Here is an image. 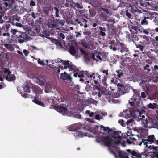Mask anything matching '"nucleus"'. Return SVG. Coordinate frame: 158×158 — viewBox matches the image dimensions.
Returning a JSON list of instances; mask_svg holds the SVG:
<instances>
[{"instance_id": "52", "label": "nucleus", "mask_w": 158, "mask_h": 158, "mask_svg": "<svg viewBox=\"0 0 158 158\" xmlns=\"http://www.w3.org/2000/svg\"><path fill=\"white\" fill-rule=\"evenodd\" d=\"M126 16L129 19L131 18V17H132V15L130 13H129L128 11H126Z\"/></svg>"}, {"instance_id": "14", "label": "nucleus", "mask_w": 158, "mask_h": 158, "mask_svg": "<svg viewBox=\"0 0 158 158\" xmlns=\"http://www.w3.org/2000/svg\"><path fill=\"white\" fill-rule=\"evenodd\" d=\"M139 7L136 5H132L131 8V11L133 13L136 14L141 13V10H139Z\"/></svg>"}, {"instance_id": "1", "label": "nucleus", "mask_w": 158, "mask_h": 158, "mask_svg": "<svg viewBox=\"0 0 158 158\" xmlns=\"http://www.w3.org/2000/svg\"><path fill=\"white\" fill-rule=\"evenodd\" d=\"M147 110V107L143 106L141 110L142 112H140L139 109L135 112L136 113H137V114H138V116H137L141 118L142 120V122L145 124L144 126L145 127H153L154 125L150 124L154 122L153 119L151 117H148V115L145 114H143V112H145V110Z\"/></svg>"}, {"instance_id": "55", "label": "nucleus", "mask_w": 158, "mask_h": 158, "mask_svg": "<svg viewBox=\"0 0 158 158\" xmlns=\"http://www.w3.org/2000/svg\"><path fill=\"white\" fill-rule=\"evenodd\" d=\"M146 97L145 93L144 92H142L141 93V96H140V98H145Z\"/></svg>"}, {"instance_id": "5", "label": "nucleus", "mask_w": 158, "mask_h": 158, "mask_svg": "<svg viewBox=\"0 0 158 158\" xmlns=\"http://www.w3.org/2000/svg\"><path fill=\"white\" fill-rule=\"evenodd\" d=\"M96 139L97 142L99 143L102 142L106 146L108 147L111 145L113 141V139L109 135L104 137L103 140H102L99 138H97Z\"/></svg>"}, {"instance_id": "10", "label": "nucleus", "mask_w": 158, "mask_h": 158, "mask_svg": "<svg viewBox=\"0 0 158 158\" xmlns=\"http://www.w3.org/2000/svg\"><path fill=\"white\" fill-rule=\"evenodd\" d=\"M117 86L118 87V91L119 92L123 94L127 92L128 87L126 85L118 83Z\"/></svg>"}, {"instance_id": "56", "label": "nucleus", "mask_w": 158, "mask_h": 158, "mask_svg": "<svg viewBox=\"0 0 158 158\" xmlns=\"http://www.w3.org/2000/svg\"><path fill=\"white\" fill-rule=\"evenodd\" d=\"M149 67V65L148 64H146L145 66L144 67V69L145 70H147L148 72L150 71V69L148 68Z\"/></svg>"}, {"instance_id": "64", "label": "nucleus", "mask_w": 158, "mask_h": 158, "mask_svg": "<svg viewBox=\"0 0 158 158\" xmlns=\"http://www.w3.org/2000/svg\"><path fill=\"white\" fill-rule=\"evenodd\" d=\"M153 21L155 25L158 26V20L157 19H154Z\"/></svg>"}, {"instance_id": "44", "label": "nucleus", "mask_w": 158, "mask_h": 158, "mask_svg": "<svg viewBox=\"0 0 158 158\" xmlns=\"http://www.w3.org/2000/svg\"><path fill=\"white\" fill-rule=\"evenodd\" d=\"M89 13L92 17L94 16L96 14L95 11L94 9L90 10Z\"/></svg>"}, {"instance_id": "45", "label": "nucleus", "mask_w": 158, "mask_h": 158, "mask_svg": "<svg viewBox=\"0 0 158 158\" xmlns=\"http://www.w3.org/2000/svg\"><path fill=\"white\" fill-rule=\"evenodd\" d=\"M38 84L41 86H43L44 85V81L43 80L38 79L37 81Z\"/></svg>"}, {"instance_id": "57", "label": "nucleus", "mask_w": 158, "mask_h": 158, "mask_svg": "<svg viewBox=\"0 0 158 158\" xmlns=\"http://www.w3.org/2000/svg\"><path fill=\"white\" fill-rule=\"evenodd\" d=\"M45 101L46 102H48L50 103H52V100L50 98H48L45 100Z\"/></svg>"}, {"instance_id": "60", "label": "nucleus", "mask_w": 158, "mask_h": 158, "mask_svg": "<svg viewBox=\"0 0 158 158\" xmlns=\"http://www.w3.org/2000/svg\"><path fill=\"white\" fill-rule=\"evenodd\" d=\"M2 35L3 36H7L8 37H9L10 36V34L8 32L6 33H4L2 34Z\"/></svg>"}, {"instance_id": "9", "label": "nucleus", "mask_w": 158, "mask_h": 158, "mask_svg": "<svg viewBox=\"0 0 158 158\" xmlns=\"http://www.w3.org/2000/svg\"><path fill=\"white\" fill-rule=\"evenodd\" d=\"M17 38H18V42L21 44L27 40L28 38V35L26 34L25 32L21 33L19 35H16Z\"/></svg>"}, {"instance_id": "54", "label": "nucleus", "mask_w": 158, "mask_h": 158, "mask_svg": "<svg viewBox=\"0 0 158 158\" xmlns=\"http://www.w3.org/2000/svg\"><path fill=\"white\" fill-rule=\"evenodd\" d=\"M38 63L39 64H40L41 65H42L44 66L45 65L44 62V61H43L42 60L40 59H38Z\"/></svg>"}, {"instance_id": "4", "label": "nucleus", "mask_w": 158, "mask_h": 158, "mask_svg": "<svg viewBox=\"0 0 158 158\" xmlns=\"http://www.w3.org/2000/svg\"><path fill=\"white\" fill-rule=\"evenodd\" d=\"M55 61L57 63L63 62L64 64V69H66L68 68L70 71V70H74L76 71L78 70V68L75 65L69 60L64 61L61 59L57 58Z\"/></svg>"}, {"instance_id": "39", "label": "nucleus", "mask_w": 158, "mask_h": 158, "mask_svg": "<svg viewBox=\"0 0 158 158\" xmlns=\"http://www.w3.org/2000/svg\"><path fill=\"white\" fill-rule=\"evenodd\" d=\"M154 137V136L153 135H151V136H148V142L152 143L153 142V139Z\"/></svg>"}, {"instance_id": "42", "label": "nucleus", "mask_w": 158, "mask_h": 158, "mask_svg": "<svg viewBox=\"0 0 158 158\" xmlns=\"http://www.w3.org/2000/svg\"><path fill=\"white\" fill-rule=\"evenodd\" d=\"M80 89V86L79 85H76L75 87L73 88V89L74 90L77 91L78 94H81V93L80 92L79 90Z\"/></svg>"}, {"instance_id": "48", "label": "nucleus", "mask_w": 158, "mask_h": 158, "mask_svg": "<svg viewBox=\"0 0 158 158\" xmlns=\"http://www.w3.org/2000/svg\"><path fill=\"white\" fill-rule=\"evenodd\" d=\"M100 127L101 129H103V131L104 132H106L108 130L107 127H106L102 125H101L100 126Z\"/></svg>"}, {"instance_id": "49", "label": "nucleus", "mask_w": 158, "mask_h": 158, "mask_svg": "<svg viewBox=\"0 0 158 158\" xmlns=\"http://www.w3.org/2000/svg\"><path fill=\"white\" fill-rule=\"evenodd\" d=\"M146 88V91L148 92H149L150 90H149V87H150V85L148 84H147L145 85V86H143Z\"/></svg>"}, {"instance_id": "7", "label": "nucleus", "mask_w": 158, "mask_h": 158, "mask_svg": "<svg viewBox=\"0 0 158 158\" xmlns=\"http://www.w3.org/2000/svg\"><path fill=\"white\" fill-rule=\"evenodd\" d=\"M71 128L69 129V130L71 131H74V133L73 134H74V135L76 138L77 137H82L84 136H88L90 137V136L89 135V134L87 133H84L82 131H78V129H76L75 128H74L73 129H72L71 130H70Z\"/></svg>"}, {"instance_id": "29", "label": "nucleus", "mask_w": 158, "mask_h": 158, "mask_svg": "<svg viewBox=\"0 0 158 158\" xmlns=\"http://www.w3.org/2000/svg\"><path fill=\"white\" fill-rule=\"evenodd\" d=\"M57 99L58 102H60L66 101V99L65 98H64L63 96L61 95H60V96L59 95V97H58Z\"/></svg>"}, {"instance_id": "19", "label": "nucleus", "mask_w": 158, "mask_h": 158, "mask_svg": "<svg viewBox=\"0 0 158 158\" xmlns=\"http://www.w3.org/2000/svg\"><path fill=\"white\" fill-rule=\"evenodd\" d=\"M11 71H10L8 73L7 76L6 77V80L9 81H12L15 79V76L13 74H11Z\"/></svg>"}, {"instance_id": "28", "label": "nucleus", "mask_w": 158, "mask_h": 158, "mask_svg": "<svg viewBox=\"0 0 158 158\" xmlns=\"http://www.w3.org/2000/svg\"><path fill=\"white\" fill-rule=\"evenodd\" d=\"M135 44L136 46V47L137 48H139L140 50L142 51L143 49L144 46L143 45V44L142 42H140L138 44H137L136 43H135Z\"/></svg>"}, {"instance_id": "30", "label": "nucleus", "mask_w": 158, "mask_h": 158, "mask_svg": "<svg viewBox=\"0 0 158 158\" xmlns=\"http://www.w3.org/2000/svg\"><path fill=\"white\" fill-rule=\"evenodd\" d=\"M85 77H87L88 78L90 79V81H89V80H87V79H86V80H87V82L88 83H89L90 82V80L91 79V78H92L93 73H92V74H90V73H89L87 72L85 73Z\"/></svg>"}, {"instance_id": "38", "label": "nucleus", "mask_w": 158, "mask_h": 158, "mask_svg": "<svg viewBox=\"0 0 158 158\" xmlns=\"http://www.w3.org/2000/svg\"><path fill=\"white\" fill-rule=\"evenodd\" d=\"M81 53L85 56H87L89 54L86 51H85L82 48H81L80 49Z\"/></svg>"}, {"instance_id": "3", "label": "nucleus", "mask_w": 158, "mask_h": 158, "mask_svg": "<svg viewBox=\"0 0 158 158\" xmlns=\"http://www.w3.org/2000/svg\"><path fill=\"white\" fill-rule=\"evenodd\" d=\"M139 101L140 100L139 99H137L133 97V98H131L130 100L128 102V103L131 106L134 108L137 107L135 109H134L133 110L132 113L131 112V114H134V115H135L136 117L138 116V114H137V113H136H136L135 111L139 109V111L141 112V110H140L141 107L139 106V104L140 102Z\"/></svg>"}, {"instance_id": "17", "label": "nucleus", "mask_w": 158, "mask_h": 158, "mask_svg": "<svg viewBox=\"0 0 158 158\" xmlns=\"http://www.w3.org/2000/svg\"><path fill=\"white\" fill-rule=\"evenodd\" d=\"M72 71L73 72H75L74 70ZM74 74V77H78L79 78H83L85 77V73H83V71H79V69H78V70Z\"/></svg>"}, {"instance_id": "61", "label": "nucleus", "mask_w": 158, "mask_h": 158, "mask_svg": "<svg viewBox=\"0 0 158 158\" xmlns=\"http://www.w3.org/2000/svg\"><path fill=\"white\" fill-rule=\"evenodd\" d=\"M11 32L13 35H14L16 34V32H18V31L15 29H12Z\"/></svg>"}, {"instance_id": "43", "label": "nucleus", "mask_w": 158, "mask_h": 158, "mask_svg": "<svg viewBox=\"0 0 158 158\" xmlns=\"http://www.w3.org/2000/svg\"><path fill=\"white\" fill-rule=\"evenodd\" d=\"M13 25H15L17 27H23V25L20 23H19L18 22H16L15 23L14 22H13L11 23Z\"/></svg>"}, {"instance_id": "62", "label": "nucleus", "mask_w": 158, "mask_h": 158, "mask_svg": "<svg viewBox=\"0 0 158 158\" xmlns=\"http://www.w3.org/2000/svg\"><path fill=\"white\" fill-rule=\"evenodd\" d=\"M108 149L109 150L110 152L111 153L114 155L115 154V151H114L111 148H110L109 147Z\"/></svg>"}, {"instance_id": "51", "label": "nucleus", "mask_w": 158, "mask_h": 158, "mask_svg": "<svg viewBox=\"0 0 158 158\" xmlns=\"http://www.w3.org/2000/svg\"><path fill=\"white\" fill-rule=\"evenodd\" d=\"M59 34V37L58 38L60 39H64L65 38V36L64 35V34L62 33H60Z\"/></svg>"}, {"instance_id": "40", "label": "nucleus", "mask_w": 158, "mask_h": 158, "mask_svg": "<svg viewBox=\"0 0 158 158\" xmlns=\"http://www.w3.org/2000/svg\"><path fill=\"white\" fill-rule=\"evenodd\" d=\"M4 46L7 49L10 50H11L13 48V47L11 45L9 44H4Z\"/></svg>"}, {"instance_id": "47", "label": "nucleus", "mask_w": 158, "mask_h": 158, "mask_svg": "<svg viewBox=\"0 0 158 158\" xmlns=\"http://www.w3.org/2000/svg\"><path fill=\"white\" fill-rule=\"evenodd\" d=\"M131 28L132 29H133V30L135 31L134 32L135 33H135V34H137L138 33L137 30L138 29V28L137 26H132L131 27Z\"/></svg>"}, {"instance_id": "33", "label": "nucleus", "mask_w": 158, "mask_h": 158, "mask_svg": "<svg viewBox=\"0 0 158 158\" xmlns=\"http://www.w3.org/2000/svg\"><path fill=\"white\" fill-rule=\"evenodd\" d=\"M52 42L55 43V44L58 45L59 46L62 47V45L61 43L60 42V41L57 40L56 39H53L52 40Z\"/></svg>"}, {"instance_id": "31", "label": "nucleus", "mask_w": 158, "mask_h": 158, "mask_svg": "<svg viewBox=\"0 0 158 158\" xmlns=\"http://www.w3.org/2000/svg\"><path fill=\"white\" fill-rule=\"evenodd\" d=\"M11 26L10 24L9 23L5 24L4 26L3 27L5 29V31L6 32H7L9 31V28Z\"/></svg>"}, {"instance_id": "58", "label": "nucleus", "mask_w": 158, "mask_h": 158, "mask_svg": "<svg viewBox=\"0 0 158 158\" xmlns=\"http://www.w3.org/2000/svg\"><path fill=\"white\" fill-rule=\"evenodd\" d=\"M148 139H142V142L143 143L144 145H146V146H147V144L148 143Z\"/></svg>"}, {"instance_id": "22", "label": "nucleus", "mask_w": 158, "mask_h": 158, "mask_svg": "<svg viewBox=\"0 0 158 158\" xmlns=\"http://www.w3.org/2000/svg\"><path fill=\"white\" fill-rule=\"evenodd\" d=\"M118 153V156L120 158H129L128 156V153L124 151H119Z\"/></svg>"}, {"instance_id": "37", "label": "nucleus", "mask_w": 158, "mask_h": 158, "mask_svg": "<svg viewBox=\"0 0 158 158\" xmlns=\"http://www.w3.org/2000/svg\"><path fill=\"white\" fill-rule=\"evenodd\" d=\"M116 73H117L118 77V78H121V77L123 75V73L120 69L116 71Z\"/></svg>"}, {"instance_id": "34", "label": "nucleus", "mask_w": 158, "mask_h": 158, "mask_svg": "<svg viewBox=\"0 0 158 158\" xmlns=\"http://www.w3.org/2000/svg\"><path fill=\"white\" fill-rule=\"evenodd\" d=\"M23 87L24 91L26 92H30V87L28 85H23Z\"/></svg>"}, {"instance_id": "2", "label": "nucleus", "mask_w": 158, "mask_h": 158, "mask_svg": "<svg viewBox=\"0 0 158 158\" xmlns=\"http://www.w3.org/2000/svg\"><path fill=\"white\" fill-rule=\"evenodd\" d=\"M65 21L63 20H60L59 19H55L54 16L51 15L49 16L48 19V26L53 29H56L57 25H60L62 26L64 25Z\"/></svg>"}, {"instance_id": "41", "label": "nucleus", "mask_w": 158, "mask_h": 158, "mask_svg": "<svg viewBox=\"0 0 158 158\" xmlns=\"http://www.w3.org/2000/svg\"><path fill=\"white\" fill-rule=\"evenodd\" d=\"M141 23L142 25H147L148 24V21L147 20L144 18L141 21Z\"/></svg>"}, {"instance_id": "27", "label": "nucleus", "mask_w": 158, "mask_h": 158, "mask_svg": "<svg viewBox=\"0 0 158 158\" xmlns=\"http://www.w3.org/2000/svg\"><path fill=\"white\" fill-rule=\"evenodd\" d=\"M87 102L89 104H93L96 105L98 103V102L95 100L93 99L92 98L89 99L87 100Z\"/></svg>"}, {"instance_id": "50", "label": "nucleus", "mask_w": 158, "mask_h": 158, "mask_svg": "<svg viewBox=\"0 0 158 158\" xmlns=\"http://www.w3.org/2000/svg\"><path fill=\"white\" fill-rule=\"evenodd\" d=\"M138 30L141 32H143V33L147 35L149 33V32L148 31V30L146 29H143L142 31H141V30L139 29Z\"/></svg>"}, {"instance_id": "13", "label": "nucleus", "mask_w": 158, "mask_h": 158, "mask_svg": "<svg viewBox=\"0 0 158 158\" xmlns=\"http://www.w3.org/2000/svg\"><path fill=\"white\" fill-rule=\"evenodd\" d=\"M126 151L133 156H135L137 158H141V154L139 153L137 151H136L135 150L130 149H128Z\"/></svg>"}, {"instance_id": "46", "label": "nucleus", "mask_w": 158, "mask_h": 158, "mask_svg": "<svg viewBox=\"0 0 158 158\" xmlns=\"http://www.w3.org/2000/svg\"><path fill=\"white\" fill-rule=\"evenodd\" d=\"M92 89V87L91 85L87 84L85 87V90L87 91H89L91 90Z\"/></svg>"}, {"instance_id": "15", "label": "nucleus", "mask_w": 158, "mask_h": 158, "mask_svg": "<svg viewBox=\"0 0 158 158\" xmlns=\"http://www.w3.org/2000/svg\"><path fill=\"white\" fill-rule=\"evenodd\" d=\"M60 78L64 81L67 80L71 81L72 80V78L70 77V75L65 72L60 74Z\"/></svg>"}, {"instance_id": "35", "label": "nucleus", "mask_w": 158, "mask_h": 158, "mask_svg": "<svg viewBox=\"0 0 158 158\" xmlns=\"http://www.w3.org/2000/svg\"><path fill=\"white\" fill-rule=\"evenodd\" d=\"M40 36L42 37H47V36L48 35V32L44 30L42 32V33L41 32H40Z\"/></svg>"}, {"instance_id": "8", "label": "nucleus", "mask_w": 158, "mask_h": 158, "mask_svg": "<svg viewBox=\"0 0 158 158\" xmlns=\"http://www.w3.org/2000/svg\"><path fill=\"white\" fill-rule=\"evenodd\" d=\"M113 136L112 138L114 139H117V141L115 142L116 144H118L120 143V140L122 138L123 134L120 131H114L113 132Z\"/></svg>"}, {"instance_id": "12", "label": "nucleus", "mask_w": 158, "mask_h": 158, "mask_svg": "<svg viewBox=\"0 0 158 158\" xmlns=\"http://www.w3.org/2000/svg\"><path fill=\"white\" fill-rule=\"evenodd\" d=\"M58 111L65 113L67 112V109L65 104H60L55 106Z\"/></svg>"}, {"instance_id": "24", "label": "nucleus", "mask_w": 158, "mask_h": 158, "mask_svg": "<svg viewBox=\"0 0 158 158\" xmlns=\"http://www.w3.org/2000/svg\"><path fill=\"white\" fill-rule=\"evenodd\" d=\"M146 106L148 108L154 110L155 109H157L158 110V105L157 104L154 103H150L147 105Z\"/></svg>"}, {"instance_id": "11", "label": "nucleus", "mask_w": 158, "mask_h": 158, "mask_svg": "<svg viewBox=\"0 0 158 158\" xmlns=\"http://www.w3.org/2000/svg\"><path fill=\"white\" fill-rule=\"evenodd\" d=\"M116 45H118L119 46V48H118V49H120V52L123 53L125 52H128L129 50L127 47L126 45L124 43L118 42L116 44Z\"/></svg>"}, {"instance_id": "26", "label": "nucleus", "mask_w": 158, "mask_h": 158, "mask_svg": "<svg viewBox=\"0 0 158 158\" xmlns=\"http://www.w3.org/2000/svg\"><path fill=\"white\" fill-rule=\"evenodd\" d=\"M77 50L73 46H72L70 48L69 52L71 55H74L76 54Z\"/></svg>"}, {"instance_id": "21", "label": "nucleus", "mask_w": 158, "mask_h": 158, "mask_svg": "<svg viewBox=\"0 0 158 158\" xmlns=\"http://www.w3.org/2000/svg\"><path fill=\"white\" fill-rule=\"evenodd\" d=\"M32 101L34 103L42 107H44L45 106L44 104L41 102L40 100H39L36 97H35L32 100Z\"/></svg>"}, {"instance_id": "53", "label": "nucleus", "mask_w": 158, "mask_h": 158, "mask_svg": "<svg viewBox=\"0 0 158 158\" xmlns=\"http://www.w3.org/2000/svg\"><path fill=\"white\" fill-rule=\"evenodd\" d=\"M34 30L35 31V32L37 33H40V28L39 27H35L34 28Z\"/></svg>"}, {"instance_id": "16", "label": "nucleus", "mask_w": 158, "mask_h": 158, "mask_svg": "<svg viewBox=\"0 0 158 158\" xmlns=\"http://www.w3.org/2000/svg\"><path fill=\"white\" fill-rule=\"evenodd\" d=\"M5 2H3V4L6 7L9 8H12L13 4L15 2L14 0H4Z\"/></svg>"}, {"instance_id": "36", "label": "nucleus", "mask_w": 158, "mask_h": 158, "mask_svg": "<svg viewBox=\"0 0 158 158\" xmlns=\"http://www.w3.org/2000/svg\"><path fill=\"white\" fill-rule=\"evenodd\" d=\"M81 44L84 47L86 48H88V44L85 40H82L81 41Z\"/></svg>"}, {"instance_id": "6", "label": "nucleus", "mask_w": 158, "mask_h": 158, "mask_svg": "<svg viewBox=\"0 0 158 158\" xmlns=\"http://www.w3.org/2000/svg\"><path fill=\"white\" fill-rule=\"evenodd\" d=\"M96 76L98 77H97L96 80H94V84L95 85L98 84L100 83H102L104 86H107V84L106 83L107 78L105 76H104L102 81L100 80L101 76L98 73H96Z\"/></svg>"}, {"instance_id": "20", "label": "nucleus", "mask_w": 158, "mask_h": 158, "mask_svg": "<svg viewBox=\"0 0 158 158\" xmlns=\"http://www.w3.org/2000/svg\"><path fill=\"white\" fill-rule=\"evenodd\" d=\"M139 39L137 35H135L134 34H133L130 35L129 36V41L130 42L132 41L135 44L136 43L135 41H138Z\"/></svg>"}, {"instance_id": "18", "label": "nucleus", "mask_w": 158, "mask_h": 158, "mask_svg": "<svg viewBox=\"0 0 158 158\" xmlns=\"http://www.w3.org/2000/svg\"><path fill=\"white\" fill-rule=\"evenodd\" d=\"M32 89L34 92L37 95L39 96V94H41L43 93V90L37 86H33Z\"/></svg>"}, {"instance_id": "25", "label": "nucleus", "mask_w": 158, "mask_h": 158, "mask_svg": "<svg viewBox=\"0 0 158 158\" xmlns=\"http://www.w3.org/2000/svg\"><path fill=\"white\" fill-rule=\"evenodd\" d=\"M63 18L65 19H70L72 17L69 11H65L63 13Z\"/></svg>"}, {"instance_id": "59", "label": "nucleus", "mask_w": 158, "mask_h": 158, "mask_svg": "<svg viewBox=\"0 0 158 158\" xmlns=\"http://www.w3.org/2000/svg\"><path fill=\"white\" fill-rule=\"evenodd\" d=\"M96 73H93L92 77V78L91 80L93 79L94 80H94H96Z\"/></svg>"}, {"instance_id": "32", "label": "nucleus", "mask_w": 158, "mask_h": 158, "mask_svg": "<svg viewBox=\"0 0 158 158\" xmlns=\"http://www.w3.org/2000/svg\"><path fill=\"white\" fill-rule=\"evenodd\" d=\"M54 10L55 11V15H54L55 17L57 18L60 17V10L59 9L55 7L54 8Z\"/></svg>"}, {"instance_id": "63", "label": "nucleus", "mask_w": 158, "mask_h": 158, "mask_svg": "<svg viewBox=\"0 0 158 158\" xmlns=\"http://www.w3.org/2000/svg\"><path fill=\"white\" fill-rule=\"evenodd\" d=\"M35 2L33 0H31L30 3V5L31 6H35Z\"/></svg>"}, {"instance_id": "23", "label": "nucleus", "mask_w": 158, "mask_h": 158, "mask_svg": "<svg viewBox=\"0 0 158 158\" xmlns=\"http://www.w3.org/2000/svg\"><path fill=\"white\" fill-rule=\"evenodd\" d=\"M99 29V30L98 32L100 35L102 36H105L106 35L105 32L106 31L105 27H100Z\"/></svg>"}]
</instances>
